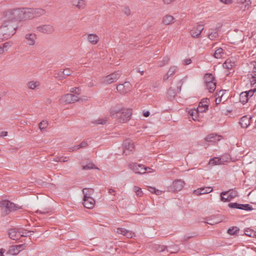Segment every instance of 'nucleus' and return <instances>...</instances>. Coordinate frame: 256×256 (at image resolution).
I'll return each instance as SVG.
<instances>
[{
    "label": "nucleus",
    "instance_id": "nucleus-44",
    "mask_svg": "<svg viewBox=\"0 0 256 256\" xmlns=\"http://www.w3.org/2000/svg\"><path fill=\"white\" fill-rule=\"evenodd\" d=\"M134 190L135 192L136 195L138 196H141L142 195V189L138 186H134Z\"/></svg>",
    "mask_w": 256,
    "mask_h": 256
},
{
    "label": "nucleus",
    "instance_id": "nucleus-55",
    "mask_svg": "<svg viewBox=\"0 0 256 256\" xmlns=\"http://www.w3.org/2000/svg\"><path fill=\"white\" fill-rule=\"evenodd\" d=\"M63 71L66 78V76L71 75V71L70 68H66Z\"/></svg>",
    "mask_w": 256,
    "mask_h": 256
},
{
    "label": "nucleus",
    "instance_id": "nucleus-49",
    "mask_svg": "<svg viewBox=\"0 0 256 256\" xmlns=\"http://www.w3.org/2000/svg\"><path fill=\"white\" fill-rule=\"evenodd\" d=\"M208 108V106L206 104H204V107L200 106V105L199 104L198 108L196 111H198V113L200 112H203L206 111Z\"/></svg>",
    "mask_w": 256,
    "mask_h": 256
},
{
    "label": "nucleus",
    "instance_id": "nucleus-48",
    "mask_svg": "<svg viewBox=\"0 0 256 256\" xmlns=\"http://www.w3.org/2000/svg\"><path fill=\"white\" fill-rule=\"evenodd\" d=\"M70 92L78 96L80 94V89L77 87L72 88L70 90Z\"/></svg>",
    "mask_w": 256,
    "mask_h": 256
},
{
    "label": "nucleus",
    "instance_id": "nucleus-39",
    "mask_svg": "<svg viewBox=\"0 0 256 256\" xmlns=\"http://www.w3.org/2000/svg\"><path fill=\"white\" fill-rule=\"evenodd\" d=\"M240 209L246 210H253L252 206L248 204H240Z\"/></svg>",
    "mask_w": 256,
    "mask_h": 256
},
{
    "label": "nucleus",
    "instance_id": "nucleus-42",
    "mask_svg": "<svg viewBox=\"0 0 256 256\" xmlns=\"http://www.w3.org/2000/svg\"><path fill=\"white\" fill-rule=\"evenodd\" d=\"M170 58L168 56L164 57L162 60L158 62V64L160 67H162L168 64Z\"/></svg>",
    "mask_w": 256,
    "mask_h": 256
},
{
    "label": "nucleus",
    "instance_id": "nucleus-61",
    "mask_svg": "<svg viewBox=\"0 0 256 256\" xmlns=\"http://www.w3.org/2000/svg\"><path fill=\"white\" fill-rule=\"evenodd\" d=\"M252 76H256V63L254 65Z\"/></svg>",
    "mask_w": 256,
    "mask_h": 256
},
{
    "label": "nucleus",
    "instance_id": "nucleus-35",
    "mask_svg": "<svg viewBox=\"0 0 256 256\" xmlns=\"http://www.w3.org/2000/svg\"><path fill=\"white\" fill-rule=\"evenodd\" d=\"M39 128L42 132L48 126V122L46 120H42L38 124Z\"/></svg>",
    "mask_w": 256,
    "mask_h": 256
},
{
    "label": "nucleus",
    "instance_id": "nucleus-3",
    "mask_svg": "<svg viewBox=\"0 0 256 256\" xmlns=\"http://www.w3.org/2000/svg\"><path fill=\"white\" fill-rule=\"evenodd\" d=\"M8 10L17 22L34 18L33 8H17Z\"/></svg>",
    "mask_w": 256,
    "mask_h": 256
},
{
    "label": "nucleus",
    "instance_id": "nucleus-34",
    "mask_svg": "<svg viewBox=\"0 0 256 256\" xmlns=\"http://www.w3.org/2000/svg\"><path fill=\"white\" fill-rule=\"evenodd\" d=\"M224 54L223 49L222 48H218L215 51L214 56L216 58H220L223 56Z\"/></svg>",
    "mask_w": 256,
    "mask_h": 256
},
{
    "label": "nucleus",
    "instance_id": "nucleus-56",
    "mask_svg": "<svg viewBox=\"0 0 256 256\" xmlns=\"http://www.w3.org/2000/svg\"><path fill=\"white\" fill-rule=\"evenodd\" d=\"M88 145V144L86 142H82L80 144L77 146L76 148L79 149L82 148H86Z\"/></svg>",
    "mask_w": 256,
    "mask_h": 256
},
{
    "label": "nucleus",
    "instance_id": "nucleus-27",
    "mask_svg": "<svg viewBox=\"0 0 256 256\" xmlns=\"http://www.w3.org/2000/svg\"><path fill=\"white\" fill-rule=\"evenodd\" d=\"M206 86L210 92H212L216 88V81L206 84Z\"/></svg>",
    "mask_w": 256,
    "mask_h": 256
},
{
    "label": "nucleus",
    "instance_id": "nucleus-16",
    "mask_svg": "<svg viewBox=\"0 0 256 256\" xmlns=\"http://www.w3.org/2000/svg\"><path fill=\"white\" fill-rule=\"evenodd\" d=\"M24 38L26 40V43L28 45L33 46L35 44L37 36L34 33H28L25 34Z\"/></svg>",
    "mask_w": 256,
    "mask_h": 256
},
{
    "label": "nucleus",
    "instance_id": "nucleus-28",
    "mask_svg": "<svg viewBox=\"0 0 256 256\" xmlns=\"http://www.w3.org/2000/svg\"><path fill=\"white\" fill-rule=\"evenodd\" d=\"M45 10L42 8H33L34 18L40 16L45 14Z\"/></svg>",
    "mask_w": 256,
    "mask_h": 256
},
{
    "label": "nucleus",
    "instance_id": "nucleus-23",
    "mask_svg": "<svg viewBox=\"0 0 256 256\" xmlns=\"http://www.w3.org/2000/svg\"><path fill=\"white\" fill-rule=\"evenodd\" d=\"M218 28L212 30L208 35V38L212 40L216 39L218 37Z\"/></svg>",
    "mask_w": 256,
    "mask_h": 256
},
{
    "label": "nucleus",
    "instance_id": "nucleus-62",
    "mask_svg": "<svg viewBox=\"0 0 256 256\" xmlns=\"http://www.w3.org/2000/svg\"><path fill=\"white\" fill-rule=\"evenodd\" d=\"M220 1L225 4H230L232 3V1L231 0H220Z\"/></svg>",
    "mask_w": 256,
    "mask_h": 256
},
{
    "label": "nucleus",
    "instance_id": "nucleus-1",
    "mask_svg": "<svg viewBox=\"0 0 256 256\" xmlns=\"http://www.w3.org/2000/svg\"><path fill=\"white\" fill-rule=\"evenodd\" d=\"M18 24L9 10L6 12L0 26V42L11 38L16 32Z\"/></svg>",
    "mask_w": 256,
    "mask_h": 256
},
{
    "label": "nucleus",
    "instance_id": "nucleus-32",
    "mask_svg": "<svg viewBox=\"0 0 256 256\" xmlns=\"http://www.w3.org/2000/svg\"><path fill=\"white\" fill-rule=\"evenodd\" d=\"M248 100V98L246 94V92H242L240 94V102L242 104H246Z\"/></svg>",
    "mask_w": 256,
    "mask_h": 256
},
{
    "label": "nucleus",
    "instance_id": "nucleus-29",
    "mask_svg": "<svg viewBox=\"0 0 256 256\" xmlns=\"http://www.w3.org/2000/svg\"><path fill=\"white\" fill-rule=\"evenodd\" d=\"M20 252V250L17 248L15 246H10L8 254L12 255H16Z\"/></svg>",
    "mask_w": 256,
    "mask_h": 256
},
{
    "label": "nucleus",
    "instance_id": "nucleus-47",
    "mask_svg": "<svg viewBox=\"0 0 256 256\" xmlns=\"http://www.w3.org/2000/svg\"><path fill=\"white\" fill-rule=\"evenodd\" d=\"M154 249L158 252H162L165 250L166 246L163 245L156 244L154 246Z\"/></svg>",
    "mask_w": 256,
    "mask_h": 256
},
{
    "label": "nucleus",
    "instance_id": "nucleus-4",
    "mask_svg": "<svg viewBox=\"0 0 256 256\" xmlns=\"http://www.w3.org/2000/svg\"><path fill=\"white\" fill-rule=\"evenodd\" d=\"M0 207L4 216H6L10 212L18 208V206L8 200L0 201Z\"/></svg>",
    "mask_w": 256,
    "mask_h": 256
},
{
    "label": "nucleus",
    "instance_id": "nucleus-33",
    "mask_svg": "<svg viewBox=\"0 0 256 256\" xmlns=\"http://www.w3.org/2000/svg\"><path fill=\"white\" fill-rule=\"evenodd\" d=\"M206 84L216 81L214 77L211 74H206L204 76Z\"/></svg>",
    "mask_w": 256,
    "mask_h": 256
},
{
    "label": "nucleus",
    "instance_id": "nucleus-41",
    "mask_svg": "<svg viewBox=\"0 0 256 256\" xmlns=\"http://www.w3.org/2000/svg\"><path fill=\"white\" fill-rule=\"evenodd\" d=\"M239 230V228L236 226L232 227L228 229V233L230 235H234Z\"/></svg>",
    "mask_w": 256,
    "mask_h": 256
},
{
    "label": "nucleus",
    "instance_id": "nucleus-58",
    "mask_svg": "<svg viewBox=\"0 0 256 256\" xmlns=\"http://www.w3.org/2000/svg\"><path fill=\"white\" fill-rule=\"evenodd\" d=\"M192 62L190 58H187L183 60V64L185 65H188Z\"/></svg>",
    "mask_w": 256,
    "mask_h": 256
},
{
    "label": "nucleus",
    "instance_id": "nucleus-18",
    "mask_svg": "<svg viewBox=\"0 0 256 256\" xmlns=\"http://www.w3.org/2000/svg\"><path fill=\"white\" fill-rule=\"evenodd\" d=\"M83 201L84 206L87 208L91 209L93 208L95 205V200L92 198H84Z\"/></svg>",
    "mask_w": 256,
    "mask_h": 256
},
{
    "label": "nucleus",
    "instance_id": "nucleus-60",
    "mask_svg": "<svg viewBox=\"0 0 256 256\" xmlns=\"http://www.w3.org/2000/svg\"><path fill=\"white\" fill-rule=\"evenodd\" d=\"M124 11L126 14L127 16H129L130 14V8H125L124 10Z\"/></svg>",
    "mask_w": 256,
    "mask_h": 256
},
{
    "label": "nucleus",
    "instance_id": "nucleus-46",
    "mask_svg": "<svg viewBox=\"0 0 256 256\" xmlns=\"http://www.w3.org/2000/svg\"><path fill=\"white\" fill-rule=\"evenodd\" d=\"M167 94L169 98L171 99L174 97L176 95V92L172 88H170L168 90Z\"/></svg>",
    "mask_w": 256,
    "mask_h": 256
},
{
    "label": "nucleus",
    "instance_id": "nucleus-31",
    "mask_svg": "<svg viewBox=\"0 0 256 256\" xmlns=\"http://www.w3.org/2000/svg\"><path fill=\"white\" fill-rule=\"evenodd\" d=\"M234 66V62L230 59H227L223 64V67L228 69H231Z\"/></svg>",
    "mask_w": 256,
    "mask_h": 256
},
{
    "label": "nucleus",
    "instance_id": "nucleus-52",
    "mask_svg": "<svg viewBox=\"0 0 256 256\" xmlns=\"http://www.w3.org/2000/svg\"><path fill=\"white\" fill-rule=\"evenodd\" d=\"M240 204H239L236 202H234V203H230L228 206L230 208H231L240 209Z\"/></svg>",
    "mask_w": 256,
    "mask_h": 256
},
{
    "label": "nucleus",
    "instance_id": "nucleus-12",
    "mask_svg": "<svg viewBox=\"0 0 256 256\" xmlns=\"http://www.w3.org/2000/svg\"><path fill=\"white\" fill-rule=\"evenodd\" d=\"M132 88V85L128 82H126L122 84H119L116 86V90L120 94H124L130 92Z\"/></svg>",
    "mask_w": 256,
    "mask_h": 256
},
{
    "label": "nucleus",
    "instance_id": "nucleus-10",
    "mask_svg": "<svg viewBox=\"0 0 256 256\" xmlns=\"http://www.w3.org/2000/svg\"><path fill=\"white\" fill-rule=\"evenodd\" d=\"M124 154H129L134 149V142L130 140H126L123 142Z\"/></svg>",
    "mask_w": 256,
    "mask_h": 256
},
{
    "label": "nucleus",
    "instance_id": "nucleus-2",
    "mask_svg": "<svg viewBox=\"0 0 256 256\" xmlns=\"http://www.w3.org/2000/svg\"><path fill=\"white\" fill-rule=\"evenodd\" d=\"M110 114L112 118H115L118 123L123 124L128 122L130 119L132 110L117 104L110 108Z\"/></svg>",
    "mask_w": 256,
    "mask_h": 256
},
{
    "label": "nucleus",
    "instance_id": "nucleus-36",
    "mask_svg": "<svg viewBox=\"0 0 256 256\" xmlns=\"http://www.w3.org/2000/svg\"><path fill=\"white\" fill-rule=\"evenodd\" d=\"M224 90H220L218 93V97L216 98V104H219L221 101L222 97L224 96Z\"/></svg>",
    "mask_w": 256,
    "mask_h": 256
},
{
    "label": "nucleus",
    "instance_id": "nucleus-57",
    "mask_svg": "<svg viewBox=\"0 0 256 256\" xmlns=\"http://www.w3.org/2000/svg\"><path fill=\"white\" fill-rule=\"evenodd\" d=\"M2 46V48H4V50H8L10 47V44L9 42H5L4 43Z\"/></svg>",
    "mask_w": 256,
    "mask_h": 256
},
{
    "label": "nucleus",
    "instance_id": "nucleus-37",
    "mask_svg": "<svg viewBox=\"0 0 256 256\" xmlns=\"http://www.w3.org/2000/svg\"><path fill=\"white\" fill-rule=\"evenodd\" d=\"M56 78L60 80H62L63 79L66 78L64 71L63 70H59L55 74L54 76Z\"/></svg>",
    "mask_w": 256,
    "mask_h": 256
},
{
    "label": "nucleus",
    "instance_id": "nucleus-17",
    "mask_svg": "<svg viewBox=\"0 0 256 256\" xmlns=\"http://www.w3.org/2000/svg\"><path fill=\"white\" fill-rule=\"evenodd\" d=\"M88 41L92 45L97 44L100 38L98 36L94 34H89L85 35Z\"/></svg>",
    "mask_w": 256,
    "mask_h": 256
},
{
    "label": "nucleus",
    "instance_id": "nucleus-54",
    "mask_svg": "<svg viewBox=\"0 0 256 256\" xmlns=\"http://www.w3.org/2000/svg\"><path fill=\"white\" fill-rule=\"evenodd\" d=\"M256 92V88H254L246 92V96L249 98L250 97H252L254 95V92Z\"/></svg>",
    "mask_w": 256,
    "mask_h": 256
},
{
    "label": "nucleus",
    "instance_id": "nucleus-38",
    "mask_svg": "<svg viewBox=\"0 0 256 256\" xmlns=\"http://www.w3.org/2000/svg\"><path fill=\"white\" fill-rule=\"evenodd\" d=\"M206 191L204 188H201L194 190V193L196 195L200 196L201 194H206Z\"/></svg>",
    "mask_w": 256,
    "mask_h": 256
},
{
    "label": "nucleus",
    "instance_id": "nucleus-20",
    "mask_svg": "<svg viewBox=\"0 0 256 256\" xmlns=\"http://www.w3.org/2000/svg\"><path fill=\"white\" fill-rule=\"evenodd\" d=\"M252 118L247 116H244L240 119V124L242 127L246 128L250 124V120Z\"/></svg>",
    "mask_w": 256,
    "mask_h": 256
},
{
    "label": "nucleus",
    "instance_id": "nucleus-15",
    "mask_svg": "<svg viewBox=\"0 0 256 256\" xmlns=\"http://www.w3.org/2000/svg\"><path fill=\"white\" fill-rule=\"evenodd\" d=\"M116 232L118 234H120L126 236L128 238H132L135 236V233L134 232L127 230L124 228H117Z\"/></svg>",
    "mask_w": 256,
    "mask_h": 256
},
{
    "label": "nucleus",
    "instance_id": "nucleus-22",
    "mask_svg": "<svg viewBox=\"0 0 256 256\" xmlns=\"http://www.w3.org/2000/svg\"><path fill=\"white\" fill-rule=\"evenodd\" d=\"M94 190L92 188H85L82 190L84 198H91V196L94 194Z\"/></svg>",
    "mask_w": 256,
    "mask_h": 256
},
{
    "label": "nucleus",
    "instance_id": "nucleus-14",
    "mask_svg": "<svg viewBox=\"0 0 256 256\" xmlns=\"http://www.w3.org/2000/svg\"><path fill=\"white\" fill-rule=\"evenodd\" d=\"M21 233V228H10L8 232L10 238L14 240L19 239L20 238Z\"/></svg>",
    "mask_w": 256,
    "mask_h": 256
},
{
    "label": "nucleus",
    "instance_id": "nucleus-7",
    "mask_svg": "<svg viewBox=\"0 0 256 256\" xmlns=\"http://www.w3.org/2000/svg\"><path fill=\"white\" fill-rule=\"evenodd\" d=\"M128 167L132 170L136 174H144L146 172L149 168H145L143 165L138 164L136 163L132 162L128 164Z\"/></svg>",
    "mask_w": 256,
    "mask_h": 256
},
{
    "label": "nucleus",
    "instance_id": "nucleus-26",
    "mask_svg": "<svg viewBox=\"0 0 256 256\" xmlns=\"http://www.w3.org/2000/svg\"><path fill=\"white\" fill-rule=\"evenodd\" d=\"M229 194L227 192H222L220 193V200L224 202H227L230 201L232 198H230Z\"/></svg>",
    "mask_w": 256,
    "mask_h": 256
},
{
    "label": "nucleus",
    "instance_id": "nucleus-5",
    "mask_svg": "<svg viewBox=\"0 0 256 256\" xmlns=\"http://www.w3.org/2000/svg\"><path fill=\"white\" fill-rule=\"evenodd\" d=\"M78 100H79L78 96L72 94H64L60 100V102L64 104L74 103Z\"/></svg>",
    "mask_w": 256,
    "mask_h": 256
},
{
    "label": "nucleus",
    "instance_id": "nucleus-25",
    "mask_svg": "<svg viewBox=\"0 0 256 256\" xmlns=\"http://www.w3.org/2000/svg\"><path fill=\"white\" fill-rule=\"evenodd\" d=\"M174 18L171 15H166L162 19V22L165 25H168L174 22Z\"/></svg>",
    "mask_w": 256,
    "mask_h": 256
},
{
    "label": "nucleus",
    "instance_id": "nucleus-9",
    "mask_svg": "<svg viewBox=\"0 0 256 256\" xmlns=\"http://www.w3.org/2000/svg\"><path fill=\"white\" fill-rule=\"evenodd\" d=\"M204 24L202 22L198 23L196 26L194 27L190 31L192 36L194 38H198L200 37V34L204 30Z\"/></svg>",
    "mask_w": 256,
    "mask_h": 256
},
{
    "label": "nucleus",
    "instance_id": "nucleus-53",
    "mask_svg": "<svg viewBox=\"0 0 256 256\" xmlns=\"http://www.w3.org/2000/svg\"><path fill=\"white\" fill-rule=\"evenodd\" d=\"M189 114H190V116H194V118H192L194 120H196V116L198 114V111H196V110H192L189 112Z\"/></svg>",
    "mask_w": 256,
    "mask_h": 256
},
{
    "label": "nucleus",
    "instance_id": "nucleus-13",
    "mask_svg": "<svg viewBox=\"0 0 256 256\" xmlns=\"http://www.w3.org/2000/svg\"><path fill=\"white\" fill-rule=\"evenodd\" d=\"M228 159L229 158L227 156H222L220 158L215 157L210 160L208 164L214 166L224 164V162H227Z\"/></svg>",
    "mask_w": 256,
    "mask_h": 256
},
{
    "label": "nucleus",
    "instance_id": "nucleus-51",
    "mask_svg": "<svg viewBox=\"0 0 256 256\" xmlns=\"http://www.w3.org/2000/svg\"><path fill=\"white\" fill-rule=\"evenodd\" d=\"M96 168L94 165L92 163H89L86 166H82V169L84 170Z\"/></svg>",
    "mask_w": 256,
    "mask_h": 256
},
{
    "label": "nucleus",
    "instance_id": "nucleus-59",
    "mask_svg": "<svg viewBox=\"0 0 256 256\" xmlns=\"http://www.w3.org/2000/svg\"><path fill=\"white\" fill-rule=\"evenodd\" d=\"M252 85H255L256 84V76H252V80H250Z\"/></svg>",
    "mask_w": 256,
    "mask_h": 256
},
{
    "label": "nucleus",
    "instance_id": "nucleus-24",
    "mask_svg": "<svg viewBox=\"0 0 256 256\" xmlns=\"http://www.w3.org/2000/svg\"><path fill=\"white\" fill-rule=\"evenodd\" d=\"M40 86V82L38 81H30L28 82L27 86L31 90H35Z\"/></svg>",
    "mask_w": 256,
    "mask_h": 256
},
{
    "label": "nucleus",
    "instance_id": "nucleus-30",
    "mask_svg": "<svg viewBox=\"0 0 256 256\" xmlns=\"http://www.w3.org/2000/svg\"><path fill=\"white\" fill-rule=\"evenodd\" d=\"M74 4L78 8H84L85 7V2L84 0H74Z\"/></svg>",
    "mask_w": 256,
    "mask_h": 256
},
{
    "label": "nucleus",
    "instance_id": "nucleus-21",
    "mask_svg": "<svg viewBox=\"0 0 256 256\" xmlns=\"http://www.w3.org/2000/svg\"><path fill=\"white\" fill-rule=\"evenodd\" d=\"M177 67L176 66H172L170 68L169 70L167 72L166 74L164 76L163 80L166 81L167 80L168 78L172 76L176 71Z\"/></svg>",
    "mask_w": 256,
    "mask_h": 256
},
{
    "label": "nucleus",
    "instance_id": "nucleus-40",
    "mask_svg": "<svg viewBox=\"0 0 256 256\" xmlns=\"http://www.w3.org/2000/svg\"><path fill=\"white\" fill-rule=\"evenodd\" d=\"M34 233V231L33 230H22V233L20 234L21 236H28L30 235H32Z\"/></svg>",
    "mask_w": 256,
    "mask_h": 256
},
{
    "label": "nucleus",
    "instance_id": "nucleus-8",
    "mask_svg": "<svg viewBox=\"0 0 256 256\" xmlns=\"http://www.w3.org/2000/svg\"><path fill=\"white\" fill-rule=\"evenodd\" d=\"M184 184L185 182L184 180H176L168 188V190L169 191L174 192L180 191L182 189Z\"/></svg>",
    "mask_w": 256,
    "mask_h": 256
},
{
    "label": "nucleus",
    "instance_id": "nucleus-50",
    "mask_svg": "<svg viewBox=\"0 0 256 256\" xmlns=\"http://www.w3.org/2000/svg\"><path fill=\"white\" fill-rule=\"evenodd\" d=\"M107 120L106 118H98L94 122L98 124H106Z\"/></svg>",
    "mask_w": 256,
    "mask_h": 256
},
{
    "label": "nucleus",
    "instance_id": "nucleus-45",
    "mask_svg": "<svg viewBox=\"0 0 256 256\" xmlns=\"http://www.w3.org/2000/svg\"><path fill=\"white\" fill-rule=\"evenodd\" d=\"M244 233L246 236L250 237H254L256 236V232L251 229H248L246 230Z\"/></svg>",
    "mask_w": 256,
    "mask_h": 256
},
{
    "label": "nucleus",
    "instance_id": "nucleus-43",
    "mask_svg": "<svg viewBox=\"0 0 256 256\" xmlns=\"http://www.w3.org/2000/svg\"><path fill=\"white\" fill-rule=\"evenodd\" d=\"M226 192H228V194H229L230 196V198L232 199L238 196V192L236 190H230Z\"/></svg>",
    "mask_w": 256,
    "mask_h": 256
},
{
    "label": "nucleus",
    "instance_id": "nucleus-19",
    "mask_svg": "<svg viewBox=\"0 0 256 256\" xmlns=\"http://www.w3.org/2000/svg\"><path fill=\"white\" fill-rule=\"evenodd\" d=\"M222 138V136L220 135L212 134L206 137L205 140L208 142H216L220 141Z\"/></svg>",
    "mask_w": 256,
    "mask_h": 256
},
{
    "label": "nucleus",
    "instance_id": "nucleus-64",
    "mask_svg": "<svg viewBox=\"0 0 256 256\" xmlns=\"http://www.w3.org/2000/svg\"><path fill=\"white\" fill-rule=\"evenodd\" d=\"M204 188L206 189V194L210 193L212 190V188L211 187H206Z\"/></svg>",
    "mask_w": 256,
    "mask_h": 256
},
{
    "label": "nucleus",
    "instance_id": "nucleus-63",
    "mask_svg": "<svg viewBox=\"0 0 256 256\" xmlns=\"http://www.w3.org/2000/svg\"><path fill=\"white\" fill-rule=\"evenodd\" d=\"M62 158V156L61 157H56L54 158L53 160L56 162H61Z\"/></svg>",
    "mask_w": 256,
    "mask_h": 256
},
{
    "label": "nucleus",
    "instance_id": "nucleus-6",
    "mask_svg": "<svg viewBox=\"0 0 256 256\" xmlns=\"http://www.w3.org/2000/svg\"><path fill=\"white\" fill-rule=\"evenodd\" d=\"M120 76L119 72H115L102 78V82L106 84H110L116 82Z\"/></svg>",
    "mask_w": 256,
    "mask_h": 256
},
{
    "label": "nucleus",
    "instance_id": "nucleus-11",
    "mask_svg": "<svg viewBox=\"0 0 256 256\" xmlns=\"http://www.w3.org/2000/svg\"><path fill=\"white\" fill-rule=\"evenodd\" d=\"M36 29L38 32L45 34H50L54 31L53 26L50 24H42L37 26Z\"/></svg>",
    "mask_w": 256,
    "mask_h": 256
}]
</instances>
